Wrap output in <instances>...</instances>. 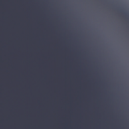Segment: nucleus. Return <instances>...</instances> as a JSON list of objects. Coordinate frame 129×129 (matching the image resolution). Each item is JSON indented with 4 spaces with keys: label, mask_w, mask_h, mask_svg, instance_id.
Here are the masks:
<instances>
[{
    "label": "nucleus",
    "mask_w": 129,
    "mask_h": 129,
    "mask_svg": "<svg viewBox=\"0 0 129 129\" xmlns=\"http://www.w3.org/2000/svg\"><path fill=\"white\" fill-rule=\"evenodd\" d=\"M87 65V66H88V65Z\"/></svg>",
    "instance_id": "obj_1"
}]
</instances>
